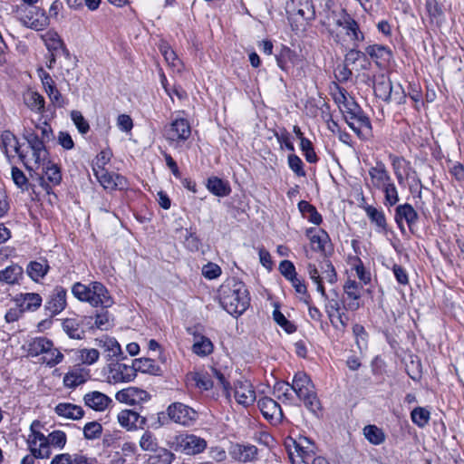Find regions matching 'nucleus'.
Here are the masks:
<instances>
[{
	"instance_id": "obj_1",
	"label": "nucleus",
	"mask_w": 464,
	"mask_h": 464,
	"mask_svg": "<svg viewBox=\"0 0 464 464\" xmlns=\"http://www.w3.org/2000/svg\"><path fill=\"white\" fill-rule=\"evenodd\" d=\"M333 23L328 24V33L333 40L341 46L350 44L358 47L364 40V34L360 30L358 23L344 10L332 13Z\"/></svg>"
},
{
	"instance_id": "obj_2",
	"label": "nucleus",
	"mask_w": 464,
	"mask_h": 464,
	"mask_svg": "<svg viewBox=\"0 0 464 464\" xmlns=\"http://www.w3.org/2000/svg\"><path fill=\"white\" fill-rule=\"evenodd\" d=\"M218 293L219 303L229 314H242L249 305L248 291L245 284L236 278L222 284Z\"/></svg>"
},
{
	"instance_id": "obj_3",
	"label": "nucleus",
	"mask_w": 464,
	"mask_h": 464,
	"mask_svg": "<svg viewBox=\"0 0 464 464\" xmlns=\"http://www.w3.org/2000/svg\"><path fill=\"white\" fill-rule=\"evenodd\" d=\"M27 141L26 149L21 150L20 160L29 170L38 169L48 163L49 153L46 150L44 140L34 133H30L25 137Z\"/></svg>"
},
{
	"instance_id": "obj_4",
	"label": "nucleus",
	"mask_w": 464,
	"mask_h": 464,
	"mask_svg": "<svg viewBox=\"0 0 464 464\" xmlns=\"http://www.w3.org/2000/svg\"><path fill=\"white\" fill-rule=\"evenodd\" d=\"M292 388L309 411L315 413L320 409V401L315 394L314 384L306 373L302 372L295 373Z\"/></svg>"
},
{
	"instance_id": "obj_5",
	"label": "nucleus",
	"mask_w": 464,
	"mask_h": 464,
	"mask_svg": "<svg viewBox=\"0 0 464 464\" xmlns=\"http://www.w3.org/2000/svg\"><path fill=\"white\" fill-rule=\"evenodd\" d=\"M41 423L38 420L32 422L30 426V432L27 436L26 443L28 450L35 459H48L52 454L46 436H44L39 430Z\"/></svg>"
},
{
	"instance_id": "obj_6",
	"label": "nucleus",
	"mask_w": 464,
	"mask_h": 464,
	"mask_svg": "<svg viewBox=\"0 0 464 464\" xmlns=\"http://www.w3.org/2000/svg\"><path fill=\"white\" fill-rule=\"evenodd\" d=\"M307 272L311 280L316 285V290L321 294L323 298H326L323 283L326 281L333 285L336 282L337 275L334 266L328 260H324L320 264L319 270L314 264L309 263L307 265Z\"/></svg>"
},
{
	"instance_id": "obj_7",
	"label": "nucleus",
	"mask_w": 464,
	"mask_h": 464,
	"mask_svg": "<svg viewBox=\"0 0 464 464\" xmlns=\"http://www.w3.org/2000/svg\"><path fill=\"white\" fill-rule=\"evenodd\" d=\"M16 14L19 21L26 27L35 31H41L49 25V18L44 9L39 7H17Z\"/></svg>"
},
{
	"instance_id": "obj_8",
	"label": "nucleus",
	"mask_w": 464,
	"mask_h": 464,
	"mask_svg": "<svg viewBox=\"0 0 464 464\" xmlns=\"http://www.w3.org/2000/svg\"><path fill=\"white\" fill-rule=\"evenodd\" d=\"M167 414L173 422L182 426H191L198 419V412L181 402H174L167 408Z\"/></svg>"
},
{
	"instance_id": "obj_9",
	"label": "nucleus",
	"mask_w": 464,
	"mask_h": 464,
	"mask_svg": "<svg viewBox=\"0 0 464 464\" xmlns=\"http://www.w3.org/2000/svg\"><path fill=\"white\" fill-rule=\"evenodd\" d=\"M191 134L188 121L183 117L175 118L165 127L164 135L169 142L180 143L186 141Z\"/></svg>"
},
{
	"instance_id": "obj_10",
	"label": "nucleus",
	"mask_w": 464,
	"mask_h": 464,
	"mask_svg": "<svg viewBox=\"0 0 464 464\" xmlns=\"http://www.w3.org/2000/svg\"><path fill=\"white\" fill-rule=\"evenodd\" d=\"M136 373L132 365L121 362H111L108 365L107 381L110 383L130 382L134 380Z\"/></svg>"
},
{
	"instance_id": "obj_11",
	"label": "nucleus",
	"mask_w": 464,
	"mask_h": 464,
	"mask_svg": "<svg viewBox=\"0 0 464 464\" xmlns=\"http://www.w3.org/2000/svg\"><path fill=\"white\" fill-rule=\"evenodd\" d=\"M92 169L97 180L105 189H123L127 187L124 177L100 167H93Z\"/></svg>"
},
{
	"instance_id": "obj_12",
	"label": "nucleus",
	"mask_w": 464,
	"mask_h": 464,
	"mask_svg": "<svg viewBox=\"0 0 464 464\" xmlns=\"http://www.w3.org/2000/svg\"><path fill=\"white\" fill-rule=\"evenodd\" d=\"M177 446L183 453L195 455L202 452L206 449L207 442L200 437L187 434L177 438Z\"/></svg>"
},
{
	"instance_id": "obj_13",
	"label": "nucleus",
	"mask_w": 464,
	"mask_h": 464,
	"mask_svg": "<svg viewBox=\"0 0 464 464\" xmlns=\"http://www.w3.org/2000/svg\"><path fill=\"white\" fill-rule=\"evenodd\" d=\"M234 397L238 404L247 407L256 399L252 383L247 380H238L234 385Z\"/></svg>"
},
{
	"instance_id": "obj_14",
	"label": "nucleus",
	"mask_w": 464,
	"mask_h": 464,
	"mask_svg": "<svg viewBox=\"0 0 464 464\" xmlns=\"http://www.w3.org/2000/svg\"><path fill=\"white\" fill-rule=\"evenodd\" d=\"M115 399L121 403L136 405L147 401L150 399V395L144 390L137 387H128L119 391L115 395Z\"/></svg>"
},
{
	"instance_id": "obj_15",
	"label": "nucleus",
	"mask_w": 464,
	"mask_h": 464,
	"mask_svg": "<svg viewBox=\"0 0 464 464\" xmlns=\"http://www.w3.org/2000/svg\"><path fill=\"white\" fill-rule=\"evenodd\" d=\"M362 286L353 280H348L343 285L344 308L348 311H356L360 308Z\"/></svg>"
},
{
	"instance_id": "obj_16",
	"label": "nucleus",
	"mask_w": 464,
	"mask_h": 464,
	"mask_svg": "<svg viewBox=\"0 0 464 464\" xmlns=\"http://www.w3.org/2000/svg\"><path fill=\"white\" fill-rule=\"evenodd\" d=\"M88 303L92 306L109 307L112 304V299L103 285L93 282L91 284Z\"/></svg>"
},
{
	"instance_id": "obj_17",
	"label": "nucleus",
	"mask_w": 464,
	"mask_h": 464,
	"mask_svg": "<svg viewBox=\"0 0 464 464\" xmlns=\"http://www.w3.org/2000/svg\"><path fill=\"white\" fill-rule=\"evenodd\" d=\"M264 417L275 423L280 422L283 419V411L280 405L271 398L264 397L257 401Z\"/></svg>"
},
{
	"instance_id": "obj_18",
	"label": "nucleus",
	"mask_w": 464,
	"mask_h": 464,
	"mask_svg": "<svg viewBox=\"0 0 464 464\" xmlns=\"http://www.w3.org/2000/svg\"><path fill=\"white\" fill-rule=\"evenodd\" d=\"M370 186L381 189L391 180H392L385 165L382 161H377L375 166L369 169Z\"/></svg>"
},
{
	"instance_id": "obj_19",
	"label": "nucleus",
	"mask_w": 464,
	"mask_h": 464,
	"mask_svg": "<svg viewBox=\"0 0 464 464\" xmlns=\"http://www.w3.org/2000/svg\"><path fill=\"white\" fill-rule=\"evenodd\" d=\"M14 301L20 312H28L37 310L43 299L37 293H21L14 296Z\"/></svg>"
},
{
	"instance_id": "obj_20",
	"label": "nucleus",
	"mask_w": 464,
	"mask_h": 464,
	"mask_svg": "<svg viewBox=\"0 0 464 464\" xmlns=\"http://www.w3.org/2000/svg\"><path fill=\"white\" fill-rule=\"evenodd\" d=\"M305 235L310 241L313 250L320 252L322 255H326V246L329 244V236L323 229L310 227L306 229Z\"/></svg>"
},
{
	"instance_id": "obj_21",
	"label": "nucleus",
	"mask_w": 464,
	"mask_h": 464,
	"mask_svg": "<svg viewBox=\"0 0 464 464\" xmlns=\"http://www.w3.org/2000/svg\"><path fill=\"white\" fill-rule=\"evenodd\" d=\"M346 121L350 128L356 133H360L362 130H371V122L359 108L351 109L346 112Z\"/></svg>"
},
{
	"instance_id": "obj_22",
	"label": "nucleus",
	"mask_w": 464,
	"mask_h": 464,
	"mask_svg": "<svg viewBox=\"0 0 464 464\" xmlns=\"http://www.w3.org/2000/svg\"><path fill=\"white\" fill-rule=\"evenodd\" d=\"M334 295V298H329L326 295V298H324L325 300V311L330 321L336 328H338L337 323H339L341 327L343 328L346 326V322L343 319V314L340 313V303L337 299V294L335 292Z\"/></svg>"
},
{
	"instance_id": "obj_23",
	"label": "nucleus",
	"mask_w": 464,
	"mask_h": 464,
	"mask_svg": "<svg viewBox=\"0 0 464 464\" xmlns=\"http://www.w3.org/2000/svg\"><path fill=\"white\" fill-rule=\"evenodd\" d=\"M66 290L61 286H57L51 294L50 299L45 304V308L51 314H57L66 307Z\"/></svg>"
},
{
	"instance_id": "obj_24",
	"label": "nucleus",
	"mask_w": 464,
	"mask_h": 464,
	"mask_svg": "<svg viewBox=\"0 0 464 464\" xmlns=\"http://www.w3.org/2000/svg\"><path fill=\"white\" fill-rule=\"evenodd\" d=\"M83 401L86 406L97 411H103L111 402L106 394L97 391L86 393Z\"/></svg>"
},
{
	"instance_id": "obj_25",
	"label": "nucleus",
	"mask_w": 464,
	"mask_h": 464,
	"mask_svg": "<svg viewBox=\"0 0 464 464\" xmlns=\"http://www.w3.org/2000/svg\"><path fill=\"white\" fill-rule=\"evenodd\" d=\"M0 143L7 158L19 157L21 148L17 138L9 130H5L0 136Z\"/></svg>"
},
{
	"instance_id": "obj_26",
	"label": "nucleus",
	"mask_w": 464,
	"mask_h": 464,
	"mask_svg": "<svg viewBox=\"0 0 464 464\" xmlns=\"http://www.w3.org/2000/svg\"><path fill=\"white\" fill-rule=\"evenodd\" d=\"M50 464H96V460L81 453H60L52 459Z\"/></svg>"
},
{
	"instance_id": "obj_27",
	"label": "nucleus",
	"mask_w": 464,
	"mask_h": 464,
	"mask_svg": "<svg viewBox=\"0 0 464 464\" xmlns=\"http://www.w3.org/2000/svg\"><path fill=\"white\" fill-rule=\"evenodd\" d=\"M392 82L390 78L383 74H378L374 76L373 80V90L374 93L377 97L383 101H388L391 99L392 96Z\"/></svg>"
},
{
	"instance_id": "obj_28",
	"label": "nucleus",
	"mask_w": 464,
	"mask_h": 464,
	"mask_svg": "<svg viewBox=\"0 0 464 464\" xmlns=\"http://www.w3.org/2000/svg\"><path fill=\"white\" fill-rule=\"evenodd\" d=\"M54 411L62 418L73 420H81L84 415V411L81 406L69 402L57 404L54 408Z\"/></svg>"
},
{
	"instance_id": "obj_29",
	"label": "nucleus",
	"mask_w": 464,
	"mask_h": 464,
	"mask_svg": "<svg viewBox=\"0 0 464 464\" xmlns=\"http://www.w3.org/2000/svg\"><path fill=\"white\" fill-rule=\"evenodd\" d=\"M231 455L240 462H250L256 459L257 449L254 445L236 444L232 447Z\"/></svg>"
},
{
	"instance_id": "obj_30",
	"label": "nucleus",
	"mask_w": 464,
	"mask_h": 464,
	"mask_svg": "<svg viewBox=\"0 0 464 464\" xmlns=\"http://www.w3.org/2000/svg\"><path fill=\"white\" fill-rule=\"evenodd\" d=\"M94 344L97 349L102 350L109 358L117 357L121 353V345L112 337L102 336L101 338H96L94 340Z\"/></svg>"
},
{
	"instance_id": "obj_31",
	"label": "nucleus",
	"mask_w": 464,
	"mask_h": 464,
	"mask_svg": "<svg viewBox=\"0 0 464 464\" xmlns=\"http://www.w3.org/2000/svg\"><path fill=\"white\" fill-rule=\"evenodd\" d=\"M50 342L51 340L44 336L34 337L28 340L23 348L29 356L36 357L47 351L46 349L50 347Z\"/></svg>"
},
{
	"instance_id": "obj_32",
	"label": "nucleus",
	"mask_w": 464,
	"mask_h": 464,
	"mask_svg": "<svg viewBox=\"0 0 464 464\" xmlns=\"http://www.w3.org/2000/svg\"><path fill=\"white\" fill-rule=\"evenodd\" d=\"M24 105L32 111L43 113L44 111L45 101L44 96L33 90H27L23 94Z\"/></svg>"
},
{
	"instance_id": "obj_33",
	"label": "nucleus",
	"mask_w": 464,
	"mask_h": 464,
	"mask_svg": "<svg viewBox=\"0 0 464 464\" xmlns=\"http://www.w3.org/2000/svg\"><path fill=\"white\" fill-rule=\"evenodd\" d=\"M214 345L209 338L193 333L192 352L201 357H205L212 353Z\"/></svg>"
},
{
	"instance_id": "obj_34",
	"label": "nucleus",
	"mask_w": 464,
	"mask_h": 464,
	"mask_svg": "<svg viewBox=\"0 0 464 464\" xmlns=\"http://www.w3.org/2000/svg\"><path fill=\"white\" fill-rule=\"evenodd\" d=\"M41 38L44 42V44L50 53H55L62 50L66 54L69 53L63 40L55 31L49 30L45 34H42Z\"/></svg>"
},
{
	"instance_id": "obj_35",
	"label": "nucleus",
	"mask_w": 464,
	"mask_h": 464,
	"mask_svg": "<svg viewBox=\"0 0 464 464\" xmlns=\"http://www.w3.org/2000/svg\"><path fill=\"white\" fill-rule=\"evenodd\" d=\"M75 361L83 365H92L98 362L100 352L97 348H82L72 351Z\"/></svg>"
},
{
	"instance_id": "obj_36",
	"label": "nucleus",
	"mask_w": 464,
	"mask_h": 464,
	"mask_svg": "<svg viewBox=\"0 0 464 464\" xmlns=\"http://www.w3.org/2000/svg\"><path fill=\"white\" fill-rule=\"evenodd\" d=\"M48 262L44 259L40 261H31L26 267L28 276L34 282L44 278L49 271Z\"/></svg>"
},
{
	"instance_id": "obj_37",
	"label": "nucleus",
	"mask_w": 464,
	"mask_h": 464,
	"mask_svg": "<svg viewBox=\"0 0 464 464\" xmlns=\"http://www.w3.org/2000/svg\"><path fill=\"white\" fill-rule=\"evenodd\" d=\"M89 378V373L83 369H73L63 377V384L67 388H75L84 383Z\"/></svg>"
},
{
	"instance_id": "obj_38",
	"label": "nucleus",
	"mask_w": 464,
	"mask_h": 464,
	"mask_svg": "<svg viewBox=\"0 0 464 464\" xmlns=\"http://www.w3.org/2000/svg\"><path fill=\"white\" fill-rule=\"evenodd\" d=\"M24 269L19 265L14 264L0 271V282L14 285L23 277Z\"/></svg>"
},
{
	"instance_id": "obj_39",
	"label": "nucleus",
	"mask_w": 464,
	"mask_h": 464,
	"mask_svg": "<svg viewBox=\"0 0 464 464\" xmlns=\"http://www.w3.org/2000/svg\"><path fill=\"white\" fill-rule=\"evenodd\" d=\"M417 218V212L411 205L403 204L397 207L395 219L400 226H401L403 220H405L409 226H411L416 222Z\"/></svg>"
},
{
	"instance_id": "obj_40",
	"label": "nucleus",
	"mask_w": 464,
	"mask_h": 464,
	"mask_svg": "<svg viewBox=\"0 0 464 464\" xmlns=\"http://www.w3.org/2000/svg\"><path fill=\"white\" fill-rule=\"evenodd\" d=\"M63 330L72 339L80 340L84 334V331L81 328V323L75 318H66L62 324Z\"/></svg>"
},
{
	"instance_id": "obj_41",
	"label": "nucleus",
	"mask_w": 464,
	"mask_h": 464,
	"mask_svg": "<svg viewBox=\"0 0 464 464\" xmlns=\"http://www.w3.org/2000/svg\"><path fill=\"white\" fill-rule=\"evenodd\" d=\"M362 208L365 211L367 217L369 218L372 223L375 224L379 228H386V218L384 213L382 210H379L375 207L368 205L366 203L362 205Z\"/></svg>"
},
{
	"instance_id": "obj_42",
	"label": "nucleus",
	"mask_w": 464,
	"mask_h": 464,
	"mask_svg": "<svg viewBox=\"0 0 464 464\" xmlns=\"http://www.w3.org/2000/svg\"><path fill=\"white\" fill-rule=\"evenodd\" d=\"M134 368V373L140 371L144 373L158 374L160 372L159 365L154 360L150 358L136 359L132 364Z\"/></svg>"
},
{
	"instance_id": "obj_43",
	"label": "nucleus",
	"mask_w": 464,
	"mask_h": 464,
	"mask_svg": "<svg viewBox=\"0 0 464 464\" xmlns=\"http://www.w3.org/2000/svg\"><path fill=\"white\" fill-rule=\"evenodd\" d=\"M207 187L211 193L218 197H225L230 193L228 184L217 177L209 178Z\"/></svg>"
},
{
	"instance_id": "obj_44",
	"label": "nucleus",
	"mask_w": 464,
	"mask_h": 464,
	"mask_svg": "<svg viewBox=\"0 0 464 464\" xmlns=\"http://www.w3.org/2000/svg\"><path fill=\"white\" fill-rule=\"evenodd\" d=\"M140 416L131 410H123L118 414V421L127 430L134 429Z\"/></svg>"
},
{
	"instance_id": "obj_45",
	"label": "nucleus",
	"mask_w": 464,
	"mask_h": 464,
	"mask_svg": "<svg viewBox=\"0 0 464 464\" xmlns=\"http://www.w3.org/2000/svg\"><path fill=\"white\" fill-rule=\"evenodd\" d=\"M380 190H382L384 195L383 204L386 207L395 206L400 201L398 189L392 180H391Z\"/></svg>"
},
{
	"instance_id": "obj_46",
	"label": "nucleus",
	"mask_w": 464,
	"mask_h": 464,
	"mask_svg": "<svg viewBox=\"0 0 464 464\" xmlns=\"http://www.w3.org/2000/svg\"><path fill=\"white\" fill-rule=\"evenodd\" d=\"M365 439L373 445H380L385 440V434L382 429L375 425H367L363 428Z\"/></svg>"
},
{
	"instance_id": "obj_47",
	"label": "nucleus",
	"mask_w": 464,
	"mask_h": 464,
	"mask_svg": "<svg viewBox=\"0 0 464 464\" xmlns=\"http://www.w3.org/2000/svg\"><path fill=\"white\" fill-rule=\"evenodd\" d=\"M366 53L375 59L377 63L389 61L392 53L391 51L383 45H370L365 50Z\"/></svg>"
},
{
	"instance_id": "obj_48",
	"label": "nucleus",
	"mask_w": 464,
	"mask_h": 464,
	"mask_svg": "<svg viewBox=\"0 0 464 464\" xmlns=\"http://www.w3.org/2000/svg\"><path fill=\"white\" fill-rule=\"evenodd\" d=\"M288 455L292 464H309L310 460L314 458V450L295 449V451L290 450Z\"/></svg>"
},
{
	"instance_id": "obj_49",
	"label": "nucleus",
	"mask_w": 464,
	"mask_h": 464,
	"mask_svg": "<svg viewBox=\"0 0 464 464\" xmlns=\"http://www.w3.org/2000/svg\"><path fill=\"white\" fill-rule=\"evenodd\" d=\"M187 381L201 390H208L213 387V382L204 373L190 372L187 375Z\"/></svg>"
},
{
	"instance_id": "obj_50",
	"label": "nucleus",
	"mask_w": 464,
	"mask_h": 464,
	"mask_svg": "<svg viewBox=\"0 0 464 464\" xmlns=\"http://www.w3.org/2000/svg\"><path fill=\"white\" fill-rule=\"evenodd\" d=\"M43 354V362H45L48 366L53 367L63 360V354L54 347L53 343L50 342V347L46 349Z\"/></svg>"
},
{
	"instance_id": "obj_51",
	"label": "nucleus",
	"mask_w": 464,
	"mask_h": 464,
	"mask_svg": "<svg viewBox=\"0 0 464 464\" xmlns=\"http://www.w3.org/2000/svg\"><path fill=\"white\" fill-rule=\"evenodd\" d=\"M292 384L285 382H278L274 386V394L278 400L290 401L293 399Z\"/></svg>"
},
{
	"instance_id": "obj_52",
	"label": "nucleus",
	"mask_w": 464,
	"mask_h": 464,
	"mask_svg": "<svg viewBox=\"0 0 464 464\" xmlns=\"http://www.w3.org/2000/svg\"><path fill=\"white\" fill-rule=\"evenodd\" d=\"M411 417L413 423L423 428L430 420V411L425 408L417 407L411 411Z\"/></svg>"
},
{
	"instance_id": "obj_53",
	"label": "nucleus",
	"mask_w": 464,
	"mask_h": 464,
	"mask_svg": "<svg viewBox=\"0 0 464 464\" xmlns=\"http://www.w3.org/2000/svg\"><path fill=\"white\" fill-rule=\"evenodd\" d=\"M43 170L45 174L46 179L53 185H58L62 180V175L60 169L54 165L51 164L48 160V163L42 167Z\"/></svg>"
},
{
	"instance_id": "obj_54",
	"label": "nucleus",
	"mask_w": 464,
	"mask_h": 464,
	"mask_svg": "<svg viewBox=\"0 0 464 464\" xmlns=\"http://www.w3.org/2000/svg\"><path fill=\"white\" fill-rule=\"evenodd\" d=\"M46 439L47 441H50V448L53 446L59 450L63 449L67 441L66 434L62 430H53L48 436H46Z\"/></svg>"
},
{
	"instance_id": "obj_55",
	"label": "nucleus",
	"mask_w": 464,
	"mask_h": 464,
	"mask_svg": "<svg viewBox=\"0 0 464 464\" xmlns=\"http://www.w3.org/2000/svg\"><path fill=\"white\" fill-rule=\"evenodd\" d=\"M102 431V425L97 421H91L84 425L83 435L86 440L98 439Z\"/></svg>"
},
{
	"instance_id": "obj_56",
	"label": "nucleus",
	"mask_w": 464,
	"mask_h": 464,
	"mask_svg": "<svg viewBox=\"0 0 464 464\" xmlns=\"http://www.w3.org/2000/svg\"><path fill=\"white\" fill-rule=\"evenodd\" d=\"M273 318L278 325H280L287 334L295 332L296 328L293 323L288 321L285 316L276 308L273 312Z\"/></svg>"
},
{
	"instance_id": "obj_57",
	"label": "nucleus",
	"mask_w": 464,
	"mask_h": 464,
	"mask_svg": "<svg viewBox=\"0 0 464 464\" xmlns=\"http://www.w3.org/2000/svg\"><path fill=\"white\" fill-rule=\"evenodd\" d=\"M71 119L73 121L76 128L78 129L79 132H81L82 134H85L89 131L90 125L88 121L84 119L81 111H72Z\"/></svg>"
},
{
	"instance_id": "obj_58",
	"label": "nucleus",
	"mask_w": 464,
	"mask_h": 464,
	"mask_svg": "<svg viewBox=\"0 0 464 464\" xmlns=\"http://www.w3.org/2000/svg\"><path fill=\"white\" fill-rule=\"evenodd\" d=\"M140 447L142 450L153 452L156 451L158 444L154 436L146 431L140 440Z\"/></svg>"
},
{
	"instance_id": "obj_59",
	"label": "nucleus",
	"mask_w": 464,
	"mask_h": 464,
	"mask_svg": "<svg viewBox=\"0 0 464 464\" xmlns=\"http://www.w3.org/2000/svg\"><path fill=\"white\" fill-rule=\"evenodd\" d=\"M12 179L14 180V184L21 188L22 190H27L28 189V179L25 177L24 173L19 169L16 167L12 168Z\"/></svg>"
},
{
	"instance_id": "obj_60",
	"label": "nucleus",
	"mask_w": 464,
	"mask_h": 464,
	"mask_svg": "<svg viewBox=\"0 0 464 464\" xmlns=\"http://www.w3.org/2000/svg\"><path fill=\"white\" fill-rule=\"evenodd\" d=\"M90 291H91V284L89 285H85L81 283H76L73 285L72 288V292L73 295L81 300L88 302L89 296H90Z\"/></svg>"
},
{
	"instance_id": "obj_61",
	"label": "nucleus",
	"mask_w": 464,
	"mask_h": 464,
	"mask_svg": "<svg viewBox=\"0 0 464 464\" xmlns=\"http://www.w3.org/2000/svg\"><path fill=\"white\" fill-rule=\"evenodd\" d=\"M288 165L289 168L299 177H304L305 172L303 169V161L296 155H289L288 156Z\"/></svg>"
},
{
	"instance_id": "obj_62",
	"label": "nucleus",
	"mask_w": 464,
	"mask_h": 464,
	"mask_svg": "<svg viewBox=\"0 0 464 464\" xmlns=\"http://www.w3.org/2000/svg\"><path fill=\"white\" fill-rule=\"evenodd\" d=\"M301 150L304 151L305 159L309 162H315L317 158L314 151L312 143L306 138H302V142L300 143Z\"/></svg>"
},
{
	"instance_id": "obj_63",
	"label": "nucleus",
	"mask_w": 464,
	"mask_h": 464,
	"mask_svg": "<svg viewBox=\"0 0 464 464\" xmlns=\"http://www.w3.org/2000/svg\"><path fill=\"white\" fill-rule=\"evenodd\" d=\"M221 274V268L214 263H208L202 268V275L208 279H215Z\"/></svg>"
},
{
	"instance_id": "obj_64",
	"label": "nucleus",
	"mask_w": 464,
	"mask_h": 464,
	"mask_svg": "<svg viewBox=\"0 0 464 464\" xmlns=\"http://www.w3.org/2000/svg\"><path fill=\"white\" fill-rule=\"evenodd\" d=\"M279 270L287 280H290L291 278L297 276L294 264L288 260H284L280 263Z\"/></svg>"
}]
</instances>
